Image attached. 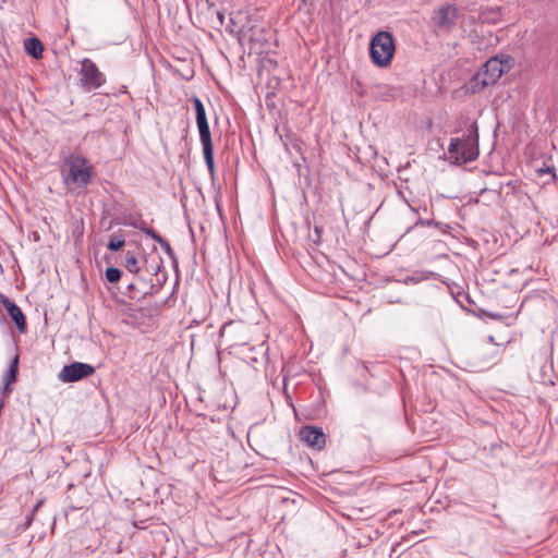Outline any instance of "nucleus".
<instances>
[{"label":"nucleus","mask_w":558,"mask_h":558,"mask_svg":"<svg viewBox=\"0 0 558 558\" xmlns=\"http://www.w3.org/2000/svg\"><path fill=\"white\" fill-rule=\"evenodd\" d=\"M136 284H137L136 282H131V283L129 284V287H128L129 291H130V292H133V291L136 289Z\"/></svg>","instance_id":"4be33fe9"},{"label":"nucleus","mask_w":558,"mask_h":558,"mask_svg":"<svg viewBox=\"0 0 558 558\" xmlns=\"http://www.w3.org/2000/svg\"><path fill=\"white\" fill-rule=\"evenodd\" d=\"M458 14L457 9L453 5H446L439 8L434 16V24L437 26L439 32H449L456 25Z\"/></svg>","instance_id":"6e6552de"},{"label":"nucleus","mask_w":558,"mask_h":558,"mask_svg":"<svg viewBox=\"0 0 558 558\" xmlns=\"http://www.w3.org/2000/svg\"><path fill=\"white\" fill-rule=\"evenodd\" d=\"M161 267L162 265L161 262L159 260L155 265H150L148 270L151 271L155 276H158V271L161 269Z\"/></svg>","instance_id":"412c9836"},{"label":"nucleus","mask_w":558,"mask_h":558,"mask_svg":"<svg viewBox=\"0 0 558 558\" xmlns=\"http://www.w3.org/2000/svg\"><path fill=\"white\" fill-rule=\"evenodd\" d=\"M141 231H143L146 235L150 236L154 241H156L159 245L162 243L165 239H162L154 229L147 227H138Z\"/></svg>","instance_id":"f3484780"},{"label":"nucleus","mask_w":558,"mask_h":558,"mask_svg":"<svg viewBox=\"0 0 558 558\" xmlns=\"http://www.w3.org/2000/svg\"><path fill=\"white\" fill-rule=\"evenodd\" d=\"M493 357H494V356L492 355V357H489V360H487V361H485V362H486V363H490V361H493Z\"/></svg>","instance_id":"b1692460"},{"label":"nucleus","mask_w":558,"mask_h":558,"mask_svg":"<svg viewBox=\"0 0 558 558\" xmlns=\"http://www.w3.org/2000/svg\"><path fill=\"white\" fill-rule=\"evenodd\" d=\"M513 64V59L507 54H500L490 58L483 65L481 72L476 74L477 82L484 87L495 84L501 75L509 71Z\"/></svg>","instance_id":"20e7f679"},{"label":"nucleus","mask_w":558,"mask_h":558,"mask_svg":"<svg viewBox=\"0 0 558 558\" xmlns=\"http://www.w3.org/2000/svg\"><path fill=\"white\" fill-rule=\"evenodd\" d=\"M395 51V38L390 32L380 31L371 39L369 56L375 65L379 68L388 66L391 63Z\"/></svg>","instance_id":"7ed1b4c3"},{"label":"nucleus","mask_w":558,"mask_h":558,"mask_svg":"<svg viewBox=\"0 0 558 558\" xmlns=\"http://www.w3.org/2000/svg\"><path fill=\"white\" fill-rule=\"evenodd\" d=\"M300 438L314 449H322L326 444V437L320 427L304 426L300 430Z\"/></svg>","instance_id":"1a4fd4ad"},{"label":"nucleus","mask_w":558,"mask_h":558,"mask_svg":"<svg viewBox=\"0 0 558 558\" xmlns=\"http://www.w3.org/2000/svg\"><path fill=\"white\" fill-rule=\"evenodd\" d=\"M95 373V367L87 363L74 362L64 365L58 375L62 383H74L86 378Z\"/></svg>","instance_id":"423d86ee"},{"label":"nucleus","mask_w":558,"mask_h":558,"mask_svg":"<svg viewBox=\"0 0 558 558\" xmlns=\"http://www.w3.org/2000/svg\"><path fill=\"white\" fill-rule=\"evenodd\" d=\"M124 239L122 236H111L107 247L109 251L117 252L124 246Z\"/></svg>","instance_id":"2eb2a0df"},{"label":"nucleus","mask_w":558,"mask_h":558,"mask_svg":"<svg viewBox=\"0 0 558 558\" xmlns=\"http://www.w3.org/2000/svg\"><path fill=\"white\" fill-rule=\"evenodd\" d=\"M25 51L35 59H40L44 52L43 43L37 37H29L24 41Z\"/></svg>","instance_id":"f8f14e48"},{"label":"nucleus","mask_w":558,"mask_h":558,"mask_svg":"<svg viewBox=\"0 0 558 558\" xmlns=\"http://www.w3.org/2000/svg\"><path fill=\"white\" fill-rule=\"evenodd\" d=\"M489 353H492V355L495 356V354L497 353V348H492L489 350Z\"/></svg>","instance_id":"5701e85b"},{"label":"nucleus","mask_w":558,"mask_h":558,"mask_svg":"<svg viewBox=\"0 0 558 558\" xmlns=\"http://www.w3.org/2000/svg\"><path fill=\"white\" fill-rule=\"evenodd\" d=\"M124 267L128 269V271L136 275L138 281H142L144 283L143 295L150 293V290H153L154 284L153 283L148 284L146 282L145 278L142 274V268L138 266V260L133 253H131V252L126 253Z\"/></svg>","instance_id":"9b49d317"},{"label":"nucleus","mask_w":558,"mask_h":558,"mask_svg":"<svg viewBox=\"0 0 558 558\" xmlns=\"http://www.w3.org/2000/svg\"><path fill=\"white\" fill-rule=\"evenodd\" d=\"M94 174V167L80 154H70L63 158L62 181L69 191L85 189Z\"/></svg>","instance_id":"f03ea898"},{"label":"nucleus","mask_w":558,"mask_h":558,"mask_svg":"<svg viewBox=\"0 0 558 558\" xmlns=\"http://www.w3.org/2000/svg\"><path fill=\"white\" fill-rule=\"evenodd\" d=\"M120 278H121V270L119 268H116V267L107 268V270H106V279L110 283L118 282L120 280Z\"/></svg>","instance_id":"dca6fc26"},{"label":"nucleus","mask_w":558,"mask_h":558,"mask_svg":"<svg viewBox=\"0 0 558 558\" xmlns=\"http://www.w3.org/2000/svg\"><path fill=\"white\" fill-rule=\"evenodd\" d=\"M160 246L163 248V251L166 252V254L169 257L174 259V257H175L174 251L172 250V247L168 241L163 240L162 243L160 244Z\"/></svg>","instance_id":"aec40b11"},{"label":"nucleus","mask_w":558,"mask_h":558,"mask_svg":"<svg viewBox=\"0 0 558 558\" xmlns=\"http://www.w3.org/2000/svg\"><path fill=\"white\" fill-rule=\"evenodd\" d=\"M19 369V356L15 355L14 359L11 361L10 366L5 374V384L10 385L11 383H14L16 380Z\"/></svg>","instance_id":"4468645a"},{"label":"nucleus","mask_w":558,"mask_h":558,"mask_svg":"<svg viewBox=\"0 0 558 558\" xmlns=\"http://www.w3.org/2000/svg\"><path fill=\"white\" fill-rule=\"evenodd\" d=\"M141 231H143L146 235L150 236L154 241H156L159 245L162 243L165 239H162L154 229L147 227H138Z\"/></svg>","instance_id":"a211bd4d"},{"label":"nucleus","mask_w":558,"mask_h":558,"mask_svg":"<svg viewBox=\"0 0 558 558\" xmlns=\"http://www.w3.org/2000/svg\"><path fill=\"white\" fill-rule=\"evenodd\" d=\"M199 133V140L203 146V155L205 163L211 177L215 174V162H214V145L211 141V134L209 124L207 122L197 123Z\"/></svg>","instance_id":"0eeeda50"},{"label":"nucleus","mask_w":558,"mask_h":558,"mask_svg":"<svg viewBox=\"0 0 558 558\" xmlns=\"http://www.w3.org/2000/svg\"><path fill=\"white\" fill-rule=\"evenodd\" d=\"M80 81L82 87L90 92L100 88L106 83V76L93 60L84 58L81 61Z\"/></svg>","instance_id":"39448f33"},{"label":"nucleus","mask_w":558,"mask_h":558,"mask_svg":"<svg viewBox=\"0 0 558 558\" xmlns=\"http://www.w3.org/2000/svg\"><path fill=\"white\" fill-rule=\"evenodd\" d=\"M461 136L452 137L448 147L449 159L456 165H464L478 157V131L476 122L466 119Z\"/></svg>","instance_id":"f257e3e1"},{"label":"nucleus","mask_w":558,"mask_h":558,"mask_svg":"<svg viewBox=\"0 0 558 558\" xmlns=\"http://www.w3.org/2000/svg\"><path fill=\"white\" fill-rule=\"evenodd\" d=\"M1 303L8 312L10 318L15 323L20 332L26 331V319L22 310L8 296H1Z\"/></svg>","instance_id":"9d476101"},{"label":"nucleus","mask_w":558,"mask_h":558,"mask_svg":"<svg viewBox=\"0 0 558 558\" xmlns=\"http://www.w3.org/2000/svg\"><path fill=\"white\" fill-rule=\"evenodd\" d=\"M141 231H143L146 235L150 236L154 241H156L159 245L162 243L165 239H162L154 229L147 227H138Z\"/></svg>","instance_id":"6ab92c4d"},{"label":"nucleus","mask_w":558,"mask_h":558,"mask_svg":"<svg viewBox=\"0 0 558 558\" xmlns=\"http://www.w3.org/2000/svg\"><path fill=\"white\" fill-rule=\"evenodd\" d=\"M493 357H494V356L492 355V357H489V360H487V361H485V362H486V363H490V361H493Z\"/></svg>","instance_id":"393cba45"},{"label":"nucleus","mask_w":558,"mask_h":558,"mask_svg":"<svg viewBox=\"0 0 558 558\" xmlns=\"http://www.w3.org/2000/svg\"><path fill=\"white\" fill-rule=\"evenodd\" d=\"M192 102L194 105L195 114H196V124L202 122H207V116L205 107L202 100L198 97H193Z\"/></svg>","instance_id":"ddd939ff"}]
</instances>
